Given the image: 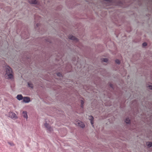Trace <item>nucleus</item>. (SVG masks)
<instances>
[{"mask_svg":"<svg viewBox=\"0 0 152 152\" xmlns=\"http://www.w3.org/2000/svg\"><path fill=\"white\" fill-rule=\"evenodd\" d=\"M6 72V75L8 76V78L11 79L13 78V75L12 69L9 66H7Z\"/></svg>","mask_w":152,"mask_h":152,"instance_id":"obj_1","label":"nucleus"},{"mask_svg":"<svg viewBox=\"0 0 152 152\" xmlns=\"http://www.w3.org/2000/svg\"><path fill=\"white\" fill-rule=\"evenodd\" d=\"M8 116L11 118H17V117L15 114L12 112H10L8 114Z\"/></svg>","mask_w":152,"mask_h":152,"instance_id":"obj_2","label":"nucleus"},{"mask_svg":"<svg viewBox=\"0 0 152 152\" xmlns=\"http://www.w3.org/2000/svg\"><path fill=\"white\" fill-rule=\"evenodd\" d=\"M23 102L26 103H28L30 101V98L28 97H24L23 99Z\"/></svg>","mask_w":152,"mask_h":152,"instance_id":"obj_3","label":"nucleus"},{"mask_svg":"<svg viewBox=\"0 0 152 152\" xmlns=\"http://www.w3.org/2000/svg\"><path fill=\"white\" fill-rule=\"evenodd\" d=\"M69 38L70 39L72 40H75L76 41H78V39L76 38L75 37L72 35L69 36Z\"/></svg>","mask_w":152,"mask_h":152,"instance_id":"obj_4","label":"nucleus"},{"mask_svg":"<svg viewBox=\"0 0 152 152\" xmlns=\"http://www.w3.org/2000/svg\"><path fill=\"white\" fill-rule=\"evenodd\" d=\"M77 124L79 126L83 128H84L85 126L84 124H83L82 122L80 121H78Z\"/></svg>","mask_w":152,"mask_h":152,"instance_id":"obj_5","label":"nucleus"},{"mask_svg":"<svg viewBox=\"0 0 152 152\" xmlns=\"http://www.w3.org/2000/svg\"><path fill=\"white\" fill-rule=\"evenodd\" d=\"M23 97L21 94H18L17 95L16 98L18 100L20 101L23 99Z\"/></svg>","mask_w":152,"mask_h":152,"instance_id":"obj_6","label":"nucleus"},{"mask_svg":"<svg viewBox=\"0 0 152 152\" xmlns=\"http://www.w3.org/2000/svg\"><path fill=\"white\" fill-rule=\"evenodd\" d=\"M23 116L24 118L27 119L28 118V116L27 114V112L26 111H24L23 112Z\"/></svg>","mask_w":152,"mask_h":152,"instance_id":"obj_7","label":"nucleus"},{"mask_svg":"<svg viewBox=\"0 0 152 152\" xmlns=\"http://www.w3.org/2000/svg\"><path fill=\"white\" fill-rule=\"evenodd\" d=\"M93 119L94 118L92 115L89 116V120L90 121L92 125H93L94 124Z\"/></svg>","mask_w":152,"mask_h":152,"instance_id":"obj_8","label":"nucleus"},{"mask_svg":"<svg viewBox=\"0 0 152 152\" xmlns=\"http://www.w3.org/2000/svg\"><path fill=\"white\" fill-rule=\"evenodd\" d=\"M29 2L31 4H37V1L36 0H29Z\"/></svg>","mask_w":152,"mask_h":152,"instance_id":"obj_9","label":"nucleus"},{"mask_svg":"<svg viewBox=\"0 0 152 152\" xmlns=\"http://www.w3.org/2000/svg\"><path fill=\"white\" fill-rule=\"evenodd\" d=\"M146 145L148 147H151L152 146V142H147L146 143Z\"/></svg>","mask_w":152,"mask_h":152,"instance_id":"obj_10","label":"nucleus"},{"mask_svg":"<svg viewBox=\"0 0 152 152\" xmlns=\"http://www.w3.org/2000/svg\"><path fill=\"white\" fill-rule=\"evenodd\" d=\"M125 122L127 124H129L130 123V120L129 118H126L125 120Z\"/></svg>","mask_w":152,"mask_h":152,"instance_id":"obj_11","label":"nucleus"},{"mask_svg":"<svg viewBox=\"0 0 152 152\" xmlns=\"http://www.w3.org/2000/svg\"><path fill=\"white\" fill-rule=\"evenodd\" d=\"M102 61L104 62H107L108 61V60L107 58H102L101 59Z\"/></svg>","mask_w":152,"mask_h":152,"instance_id":"obj_12","label":"nucleus"},{"mask_svg":"<svg viewBox=\"0 0 152 152\" xmlns=\"http://www.w3.org/2000/svg\"><path fill=\"white\" fill-rule=\"evenodd\" d=\"M28 86L29 87H31V88H33V85L31 83H28Z\"/></svg>","mask_w":152,"mask_h":152,"instance_id":"obj_13","label":"nucleus"},{"mask_svg":"<svg viewBox=\"0 0 152 152\" xmlns=\"http://www.w3.org/2000/svg\"><path fill=\"white\" fill-rule=\"evenodd\" d=\"M45 126L47 129L50 126L49 124L46 123L45 124Z\"/></svg>","mask_w":152,"mask_h":152,"instance_id":"obj_14","label":"nucleus"},{"mask_svg":"<svg viewBox=\"0 0 152 152\" xmlns=\"http://www.w3.org/2000/svg\"><path fill=\"white\" fill-rule=\"evenodd\" d=\"M47 129H48V130H47L48 131V132H51L52 130V129L50 126Z\"/></svg>","mask_w":152,"mask_h":152,"instance_id":"obj_15","label":"nucleus"},{"mask_svg":"<svg viewBox=\"0 0 152 152\" xmlns=\"http://www.w3.org/2000/svg\"><path fill=\"white\" fill-rule=\"evenodd\" d=\"M115 62L118 64H119L120 63V61L118 59H116L115 61Z\"/></svg>","mask_w":152,"mask_h":152,"instance_id":"obj_16","label":"nucleus"},{"mask_svg":"<svg viewBox=\"0 0 152 152\" xmlns=\"http://www.w3.org/2000/svg\"><path fill=\"white\" fill-rule=\"evenodd\" d=\"M8 143L11 146H14V144L13 143L10 142H8Z\"/></svg>","mask_w":152,"mask_h":152,"instance_id":"obj_17","label":"nucleus"},{"mask_svg":"<svg viewBox=\"0 0 152 152\" xmlns=\"http://www.w3.org/2000/svg\"><path fill=\"white\" fill-rule=\"evenodd\" d=\"M81 106L82 107H83V105L84 104V102L83 100H81Z\"/></svg>","mask_w":152,"mask_h":152,"instance_id":"obj_18","label":"nucleus"},{"mask_svg":"<svg viewBox=\"0 0 152 152\" xmlns=\"http://www.w3.org/2000/svg\"><path fill=\"white\" fill-rule=\"evenodd\" d=\"M142 45L143 46L145 47L147 46V44L146 42H144L142 43Z\"/></svg>","mask_w":152,"mask_h":152,"instance_id":"obj_19","label":"nucleus"},{"mask_svg":"<svg viewBox=\"0 0 152 152\" xmlns=\"http://www.w3.org/2000/svg\"><path fill=\"white\" fill-rule=\"evenodd\" d=\"M57 76L59 77H60L61 76V74L60 73H57Z\"/></svg>","mask_w":152,"mask_h":152,"instance_id":"obj_20","label":"nucleus"},{"mask_svg":"<svg viewBox=\"0 0 152 152\" xmlns=\"http://www.w3.org/2000/svg\"><path fill=\"white\" fill-rule=\"evenodd\" d=\"M149 88L150 89H152V86L150 85L148 86Z\"/></svg>","mask_w":152,"mask_h":152,"instance_id":"obj_21","label":"nucleus"},{"mask_svg":"<svg viewBox=\"0 0 152 152\" xmlns=\"http://www.w3.org/2000/svg\"><path fill=\"white\" fill-rule=\"evenodd\" d=\"M110 86L112 88H113V85L112 84H110Z\"/></svg>","mask_w":152,"mask_h":152,"instance_id":"obj_22","label":"nucleus"},{"mask_svg":"<svg viewBox=\"0 0 152 152\" xmlns=\"http://www.w3.org/2000/svg\"><path fill=\"white\" fill-rule=\"evenodd\" d=\"M37 26H38V25H39V24L38 23H37L36 25Z\"/></svg>","mask_w":152,"mask_h":152,"instance_id":"obj_23","label":"nucleus"},{"mask_svg":"<svg viewBox=\"0 0 152 152\" xmlns=\"http://www.w3.org/2000/svg\"><path fill=\"white\" fill-rule=\"evenodd\" d=\"M105 1H110L109 0H105Z\"/></svg>","mask_w":152,"mask_h":152,"instance_id":"obj_24","label":"nucleus"}]
</instances>
